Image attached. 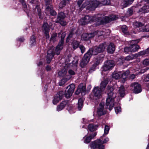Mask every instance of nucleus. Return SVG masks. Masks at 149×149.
<instances>
[{
    "mask_svg": "<svg viewBox=\"0 0 149 149\" xmlns=\"http://www.w3.org/2000/svg\"><path fill=\"white\" fill-rule=\"evenodd\" d=\"M107 89L109 92L108 93V96L106 100V107L107 109L111 111L113 107L114 99L116 97V95L112 91L113 88L112 87L108 86Z\"/></svg>",
    "mask_w": 149,
    "mask_h": 149,
    "instance_id": "nucleus-1",
    "label": "nucleus"
},
{
    "mask_svg": "<svg viewBox=\"0 0 149 149\" xmlns=\"http://www.w3.org/2000/svg\"><path fill=\"white\" fill-rule=\"evenodd\" d=\"M103 139V138H102ZM101 139H97L93 142H92L90 144V147L93 149H104V146L103 144L107 143L109 141V138L107 137L105 138L103 141Z\"/></svg>",
    "mask_w": 149,
    "mask_h": 149,
    "instance_id": "nucleus-2",
    "label": "nucleus"
},
{
    "mask_svg": "<svg viewBox=\"0 0 149 149\" xmlns=\"http://www.w3.org/2000/svg\"><path fill=\"white\" fill-rule=\"evenodd\" d=\"M105 49V45L104 44H101L99 45V46L95 47L93 49L90 48L84 56L96 55L98 53L103 52Z\"/></svg>",
    "mask_w": 149,
    "mask_h": 149,
    "instance_id": "nucleus-3",
    "label": "nucleus"
},
{
    "mask_svg": "<svg viewBox=\"0 0 149 149\" xmlns=\"http://www.w3.org/2000/svg\"><path fill=\"white\" fill-rule=\"evenodd\" d=\"M100 3V1H97L93 2L91 3H89L88 1H86L82 4L81 8H86L87 10L93 11L99 6Z\"/></svg>",
    "mask_w": 149,
    "mask_h": 149,
    "instance_id": "nucleus-4",
    "label": "nucleus"
},
{
    "mask_svg": "<svg viewBox=\"0 0 149 149\" xmlns=\"http://www.w3.org/2000/svg\"><path fill=\"white\" fill-rule=\"evenodd\" d=\"M129 74V71L128 70L125 72L123 71L117 72H114L113 74L112 77L115 79H119L120 78H122V82L123 83H124Z\"/></svg>",
    "mask_w": 149,
    "mask_h": 149,
    "instance_id": "nucleus-5",
    "label": "nucleus"
},
{
    "mask_svg": "<svg viewBox=\"0 0 149 149\" xmlns=\"http://www.w3.org/2000/svg\"><path fill=\"white\" fill-rule=\"evenodd\" d=\"M55 22L59 24L62 26H65L67 24V22L64 20L66 17L65 13L62 11L59 12L57 14Z\"/></svg>",
    "mask_w": 149,
    "mask_h": 149,
    "instance_id": "nucleus-6",
    "label": "nucleus"
},
{
    "mask_svg": "<svg viewBox=\"0 0 149 149\" xmlns=\"http://www.w3.org/2000/svg\"><path fill=\"white\" fill-rule=\"evenodd\" d=\"M29 3L33 6H35V8L38 12V15L39 18L41 19H42L44 17V14L42 13L41 10L40 6L38 0H28Z\"/></svg>",
    "mask_w": 149,
    "mask_h": 149,
    "instance_id": "nucleus-7",
    "label": "nucleus"
},
{
    "mask_svg": "<svg viewBox=\"0 0 149 149\" xmlns=\"http://www.w3.org/2000/svg\"><path fill=\"white\" fill-rule=\"evenodd\" d=\"M115 65V63L113 60H108L104 62V65L102 68V71L101 73L103 75L104 72L111 70Z\"/></svg>",
    "mask_w": 149,
    "mask_h": 149,
    "instance_id": "nucleus-8",
    "label": "nucleus"
},
{
    "mask_svg": "<svg viewBox=\"0 0 149 149\" xmlns=\"http://www.w3.org/2000/svg\"><path fill=\"white\" fill-rule=\"evenodd\" d=\"M130 89L136 94L140 93L142 89L140 85L137 83H132L130 86Z\"/></svg>",
    "mask_w": 149,
    "mask_h": 149,
    "instance_id": "nucleus-9",
    "label": "nucleus"
},
{
    "mask_svg": "<svg viewBox=\"0 0 149 149\" xmlns=\"http://www.w3.org/2000/svg\"><path fill=\"white\" fill-rule=\"evenodd\" d=\"M102 90L98 87H95L93 91L94 94L93 99L97 100L100 98L102 96Z\"/></svg>",
    "mask_w": 149,
    "mask_h": 149,
    "instance_id": "nucleus-10",
    "label": "nucleus"
},
{
    "mask_svg": "<svg viewBox=\"0 0 149 149\" xmlns=\"http://www.w3.org/2000/svg\"><path fill=\"white\" fill-rule=\"evenodd\" d=\"M75 87V85L73 84H71L67 87L65 93L66 98H69L72 96L74 92Z\"/></svg>",
    "mask_w": 149,
    "mask_h": 149,
    "instance_id": "nucleus-11",
    "label": "nucleus"
},
{
    "mask_svg": "<svg viewBox=\"0 0 149 149\" xmlns=\"http://www.w3.org/2000/svg\"><path fill=\"white\" fill-rule=\"evenodd\" d=\"M118 17L116 15H112L109 16H105L102 19L103 24H105L109 23L113 21L116 20Z\"/></svg>",
    "mask_w": 149,
    "mask_h": 149,
    "instance_id": "nucleus-12",
    "label": "nucleus"
},
{
    "mask_svg": "<svg viewBox=\"0 0 149 149\" xmlns=\"http://www.w3.org/2000/svg\"><path fill=\"white\" fill-rule=\"evenodd\" d=\"M63 93L62 91L58 92L55 96L53 100V103L54 104H56L61 100L63 96Z\"/></svg>",
    "mask_w": 149,
    "mask_h": 149,
    "instance_id": "nucleus-13",
    "label": "nucleus"
},
{
    "mask_svg": "<svg viewBox=\"0 0 149 149\" xmlns=\"http://www.w3.org/2000/svg\"><path fill=\"white\" fill-rule=\"evenodd\" d=\"M104 103L102 102L100 103L97 111V114L99 116H101L106 113L104 108Z\"/></svg>",
    "mask_w": 149,
    "mask_h": 149,
    "instance_id": "nucleus-14",
    "label": "nucleus"
},
{
    "mask_svg": "<svg viewBox=\"0 0 149 149\" xmlns=\"http://www.w3.org/2000/svg\"><path fill=\"white\" fill-rule=\"evenodd\" d=\"M103 60V58L102 56H96L93 59L94 61V64L93 65L92 68H93V71L95 70V67L99 64L101 63Z\"/></svg>",
    "mask_w": 149,
    "mask_h": 149,
    "instance_id": "nucleus-15",
    "label": "nucleus"
},
{
    "mask_svg": "<svg viewBox=\"0 0 149 149\" xmlns=\"http://www.w3.org/2000/svg\"><path fill=\"white\" fill-rule=\"evenodd\" d=\"M86 92V87L85 85L83 84H80L78 87V89L76 91L75 93L78 95L80 93L82 94L85 95Z\"/></svg>",
    "mask_w": 149,
    "mask_h": 149,
    "instance_id": "nucleus-16",
    "label": "nucleus"
},
{
    "mask_svg": "<svg viewBox=\"0 0 149 149\" xmlns=\"http://www.w3.org/2000/svg\"><path fill=\"white\" fill-rule=\"evenodd\" d=\"M134 0H122L120 3L121 8L123 9L131 5Z\"/></svg>",
    "mask_w": 149,
    "mask_h": 149,
    "instance_id": "nucleus-17",
    "label": "nucleus"
},
{
    "mask_svg": "<svg viewBox=\"0 0 149 149\" xmlns=\"http://www.w3.org/2000/svg\"><path fill=\"white\" fill-rule=\"evenodd\" d=\"M64 41L60 40L58 45L56 47L55 51L57 52L56 53V55H58L60 53V51L63 48V46L64 45Z\"/></svg>",
    "mask_w": 149,
    "mask_h": 149,
    "instance_id": "nucleus-18",
    "label": "nucleus"
},
{
    "mask_svg": "<svg viewBox=\"0 0 149 149\" xmlns=\"http://www.w3.org/2000/svg\"><path fill=\"white\" fill-rule=\"evenodd\" d=\"M96 135V134L93 133L90 135H86L84 138V142L86 143H89L91 141L92 139Z\"/></svg>",
    "mask_w": 149,
    "mask_h": 149,
    "instance_id": "nucleus-19",
    "label": "nucleus"
},
{
    "mask_svg": "<svg viewBox=\"0 0 149 149\" xmlns=\"http://www.w3.org/2000/svg\"><path fill=\"white\" fill-rule=\"evenodd\" d=\"M90 56H84L80 63V66L81 68L84 67L88 62Z\"/></svg>",
    "mask_w": 149,
    "mask_h": 149,
    "instance_id": "nucleus-20",
    "label": "nucleus"
},
{
    "mask_svg": "<svg viewBox=\"0 0 149 149\" xmlns=\"http://www.w3.org/2000/svg\"><path fill=\"white\" fill-rule=\"evenodd\" d=\"M149 12V0L148 1L147 4L144 5L139 9V13H145Z\"/></svg>",
    "mask_w": 149,
    "mask_h": 149,
    "instance_id": "nucleus-21",
    "label": "nucleus"
},
{
    "mask_svg": "<svg viewBox=\"0 0 149 149\" xmlns=\"http://www.w3.org/2000/svg\"><path fill=\"white\" fill-rule=\"evenodd\" d=\"M134 26L137 30V32H142L141 31H140V29L141 28H143L144 27H141L143 26V24L142 22H140L135 21L133 23Z\"/></svg>",
    "mask_w": 149,
    "mask_h": 149,
    "instance_id": "nucleus-22",
    "label": "nucleus"
},
{
    "mask_svg": "<svg viewBox=\"0 0 149 149\" xmlns=\"http://www.w3.org/2000/svg\"><path fill=\"white\" fill-rule=\"evenodd\" d=\"M115 49L114 44L112 43H110L108 45L107 49V52L108 53L113 54Z\"/></svg>",
    "mask_w": 149,
    "mask_h": 149,
    "instance_id": "nucleus-23",
    "label": "nucleus"
},
{
    "mask_svg": "<svg viewBox=\"0 0 149 149\" xmlns=\"http://www.w3.org/2000/svg\"><path fill=\"white\" fill-rule=\"evenodd\" d=\"M136 7V6H132L128 8L127 11L125 15L127 17H130L132 16L134 13V11L135 10Z\"/></svg>",
    "mask_w": 149,
    "mask_h": 149,
    "instance_id": "nucleus-24",
    "label": "nucleus"
},
{
    "mask_svg": "<svg viewBox=\"0 0 149 149\" xmlns=\"http://www.w3.org/2000/svg\"><path fill=\"white\" fill-rule=\"evenodd\" d=\"M120 31L123 34L125 35H130L128 27L126 25H123L121 27Z\"/></svg>",
    "mask_w": 149,
    "mask_h": 149,
    "instance_id": "nucleus-25",
    "label": "nucleus"
},
{
    "mask_svg": "<svg viewBox=\"0 0 149 149\" xmlns=\"http://www.w3.org/2000/svg\"><path fill=\"white\" fill-rule=\"evenodd\" d=\"M145 54L149 55V47L145 50L141 51L137 54H132V56H142Z\"/></svg>",
    "mask_w": 149,
    "mask_h": 149,
    "instance_id": "nucleus-26",
    "label": "nucleus"
},
{
    "mask_svg": "<svg viewBox=\"0 0 149 149\" xmlns=\"http://www.w3.org/2000/svg\"><path fill=\"white\" fill-rule=\"evenodd\" d=\"M130 47L132 53L138 51L140 48L139 46L136 44L131 45L130 46Z\"/></svg>",
    "mask_w": 149,
    "mask_h": 149,
    "instance_id": "nucleus-27",
    "label": "nucleus"
},
{
    "mask_svg": "<svg viewBox=\"0 0 149 149\" xmlns=\"http://www.w3.org/2000/svg\"><path fill=\"white\" fill-rule=\"evenodd\" d=\"M80 42L78 41L74 40L72 41L71 45L74 49L75 50L79 47Z\"/></svg>",
    "mask_w": 149,
    "mask_h": 149,
    "instance_id": "nucleus-28",
    "label": "nucleus"
},
{
    "mask_svg": "<svg viewBox=\"0 0 149 149\" xmlns=\"http://www.w3.org/2000/svg\"><path fill=\"white\" fill-rule=\"evenodd\" d=\"M94 36L93 33H90V34L84 33L82 35V37L83 38L84 40L85 41H87L90 38H93Z\"/></svg>",
    "mask_w": 149,
    "mask_h": 149,
    "instance_id": "nucleus-29",
    "label": "nucleus"
},
{
    "mask_svg": "<svg viewBox=\"0 0 149 149\" xmlns=\"http://www.w3.org/2000/svg\"><path fill=\"white\" fill-rule=\"evenodd\" d=\"M42 28L44 33L49 32L50 31V27L47 22H45L42 26Z\"/></svg>",
    "mask_w": 149,
    "mask_h": 149,
    "instance_id": "nucleus-30",
    "label": "nucleus"
},
{
    "mask_svg": "<svg viewBox=\"0 0 149 149\" xmlns=\"http://www.w3.org/2000/svg\"><path fill=\"white\" fill-rule=\"evenodd\" d=\"M19 1L20 3H18V5L20 6L21 4L22 9L25 12H26L27 10V6L26 4L25 0H19Z\"/></svg>",
    "mask_w": 149,
    "mask_h": 149,
    "instance_id": "nucleus-31",
    "label": "nucleus"
},
{
    "mask_svg": "<svg viewBox=\"0 0 149 149\" xmlns=\"http://www.w3.org/2000/svg\"><path fill=\"white\" fill-rule=\"evenodd\" d=\"M70 0H63L59 3V8L60 9H62L67 4L70 3Z\"/></svg>",
    "mask_w": 149,
    "mask_h": 149,
    "instance_id": "nucleus-32",
    "label": "nucleus"
},
{
    "mask_svg": "<svg viewBox=\"0 0 149 149\" xmlns=\"http://www.w3.org/2000/svg\"><path fill=\"white\" fill-rule=\"evenodd\" d=\"M66 104V102L65 101L63 102L60 105L57 106L56 109L58 111H61L65 107Z\"/></svg>",
    "mask_w": 149,
    "mask_h": 149,
    "instance_id": "nucleus-33",
    "label": "nucleus"
},
{
    "mask_svg": "<svg viewBox=\"0 0 149 149\" xmlns=\"http://www.w3.org/2000/svg\"><path fill=\"white\" fill-rule=\"evenodd\" d=\"M125 89L123 86H121L119 88L118 93L120 94V96L122 97H123L125 95Z\"/></svg>",
    "mask_w": 149,
    "mask_h": 149,
    "instance_id": "nucleus-34",
    "label": "nucleus"
},
{
    "mask_svg": "<svg viewBox=\"0 0 149 149\" xmlns=\"http://www.w3.org/2000/svg\"><path fill=\"white\" fill-rule=\"evenodd\" d=\"M103 22L102 20V19L100 17L97 18V21L94 24V26H97L100 25H104Z\"/></svg>",
    "mask_w": 149,
    "mask_h": 149,
    "instance_id": "nucleus-35",
    "label": "nucleus"
},
{
    "mask_svg": "<svg viewBox=\"0 0 149 149\" xmlns=\"http://www.w3.org/2000/svg\"><path fill=\"white\" fill-rule=\"evenodd\" d=\"M57 33H53L51 35V38L49 41L50 42H54L56 40V38L57 37Z\"/></svg>",
    "mask_w": 149,
    "mask_h": 149,
    "instance_id": "nucleus-36",
    "label": "nucleus"
},
{
    "mask_svg": "<svg viewBox=\"0 0 149 149\" xmlns=\"http://www.w3.org/2000/svg\"><path fill=\"white\" fill-rule=\"evenodd\" d=\"M30 42L31 46H34L36 44V38L34 35H33L31 36L30 38Z\"/></svg>",
    "mask_w": 149,
    "mask_h": 149,
    "instance_id": "nucleus-37",
    "label": "nucleus"
},
{
    "mask_svg": "<svg viewBox=\"0 0 149 149\" xmlns=\"http://www.w3.org/2000/svg\"><path fill=\"white\" fill-rule=\"evenodd\" d=\"M110 129L109 126L105 125L104 130V133L103 136L101 137L102 139V137L105 136L106 135L108 134Z\"/></svg>",
    "mask_w": 149,
    "mask_h": 149,
    "instance_id": "nucleus-38",
    "label": "nucleus"
},
{
    "mask_svg": "<svg viewBox=\"0 0 149 149\" xmlns=\"http://www.w3.org/2000/svg\"><path fill=\"white\" fill-rule=\"evenodd\" d=\"M83 98H80L78 101V108L79 110H80L83 107Z\"/></svg>",
    "mask_w": 149,
    "mask_h": 149,
    "instance_id": "nucleus-39",
    "label": "nucleus"
},
{
    "mask_svg": "<svg viewBox=\"0 0 149 149\" xmlns=\"http://www.w3.org/2000/svg\"><path fill=\"white\" fill-rule=\"evenodd\" d=\"M108 82L107 80H105L101 82L100 84V88L101 89L103 90V89L104 88Z\"/></svg>",
    "mask_w": 149,
    "mask_h": 149,
    "instance_id": "nucleus-40",
    "label": "nucleus"
},
{
    "mask_svg": "<svg viewBox=\"0 0 149 149\" xmlns=\"http://www.w3.org/2000/svg\"><path fill=\"white\" fill-rule=\"evenodd\" d=\"M98 126L96 125L93 126L91 124H90L88 126V129L91 131H93L97 129Z\"/></svg>",
    "mask_w": 149,
    "mask_h": 149,
    "instance_id": "nucleus-41",
    "label": "nucleus"
},
{
    "mask_svg": "<svg viewBox=\"0 0 149 149\" xmlns=\"http://www.w3.org/2000/svg\"><path fill=\"white\" fill-rule=\"evenodd\" d=\"M57 52H56L55 50L54 49H49L47 51V54H49L50 56H54L55 54H56Z\"/></svg>",
    "mask_w": 149,
    "mask_h": 149,
    "instance_id": "nucleus-42",
    "label": "nucleus"
},
{
    "mask_svg": "<svg viewBox=\"0 0 149 149\" xmlns=\"http://www.w3.org/2000/svg\"><path fill=\"white\" fill-rule=\"evenodd\" d=\"M66 70L64 68L62 70L59 71L58 74L59 76L63 77L66 74Z\"/></svg>",
    "mask_w": 149,
    "mask_h": 149,
    "instance_id": "nucleus-43",
    "label": "nucleus"
},
{
    "mask_svg": "<svg viewBox=\"0 0 149 149\" xmlns=\"http://www.w3.org/2000/svg\"><path fill=\"white\" fill-rule=\"evenodd\" d=\"M49 11L50 16H56L57 15V13L56 11L53 9V8L52 9H50Z\"/></svg>",
    "mask_w": 149,
    "mask_h": 149,
    "instance_id": "nucleus-44",
    "label": "nucleus"
},
{
    "mask_svg": "<svg viewBox=\"0 0 149 149\" xmlns=\"http://www.w3.org/2000/svg\"><path fill=\"white\" fill-rule=\"evenodd\" d=\"M67 109L70 114L72 113L75 112L74 108L71 105L68 106L67 108Z\"/></svg>",
    "mask_w": 149,
    "mask_h": 149,
    "instance_id": "nucleus-45",
    "label": "nucleus"
},
{
    "mask_svg": "<svg viewBox=\"0 0 149 149\" xmlns=\"http://www.w3.org/2000/svg\"><path fill=\"white\" fill-rule=\"evenodd\" d=\"M100 5L102 4L103 5H109L110 4V2L109 0H104L100 2Z\"/></svg>",
    "mask_w": 149,
    "mask_h": 149,
    "instance_id": "nucleus-46",
    "label": "nucleus"
},
{
    "mask_svg": "<svg viewBox=\"0 0 149 149\" xmlns=\"http://www.w3.org/2000/svg\"><path fill=\"white\" fill-rule=\"evenodd\" d=\"M124 51L126 54H130L132 53L130 46L125 47L124 48Z\"/></svg>",
    "mask_w": 149,
    "mask_h": 149,
    "instance_id": "nucleus-47",
    "label": "nucleus"
},
{
    "mask_svg": "<svg viewBox=\"0 0 149 149\" xmlns=\"http://www.w3.org/2000/svg\"><path fill=\"white\" fill-rule=\"evenodd\" d=\"M80 24L82 25H84L88 24V23L83 17L80 19Z\"/></svg>",
    "mask_w": 149,
    "mask_h": 149,
    "instance_id": "nucleus-48",
    "label": "nucleus"
},
{
    "mask_svg": "<svg viewBox=\"0 0 149 149\" xmlns=\"http://www.w3.org/2000/svg\"><path fill=\"white\" fill-rule=\"evenodd\" d=\"M84 18L88 24L89 23L90 21H91V17L89 15H86Z\"/></svg>",
    "mask_w": 149,
    "mask_h": 149,
    "instance_id": "nucleus-49",
    "label": "nucleus"
},
{
    "mask_svg": "<svg viewBox=\"0 0 149 149\" xmlns=\"http://www.w3.org/2000/svg\"><path fill=\"white\" fill-rule=\"evenodd\" d=\"M115 111L116 114L120 113L121 112V108L120 107H117L115 108Z\"/></svg>",
    "mask_w": 149,
    "mask_h": 149,
    "instance_id": "nucleus-50",
    "label": "nucleus"
},
{
    "mask_svg": "<svg viewBox=\"0 0 149 149\" xmlns=\"http://www.w3.org/2000/svg\"><path fill=\"white\" fill-rule=\"evenodd\" d=\"M79 48L80 49L81 52L82 54L84 53L85 50V48L83 45H80L79 46Z\"/></svg>",
    "mask_w": 149,
    "mask_h": 149,
    "instance_id": "nucleus-51",
    "label": "nucleus"
},
{
    "mask_svg": "<svg viewBox=\"0 0 149 149\" xmlns=\"http://www.w3.org/2000/svg\"><path fill=\"white\" fill-rule=\"evenodd\" d=\"M68 79H62L59 82V85L60 86H61L63 85L65 83V82L67 81Z\"/></svg>",
    "mask_w": 149,
    "mask_h": 149,
    "instance_id": "nucleus-52",
    "label": "nucleus"
},
{
    "mask_svg": "<svg viewBox=\"0 0 149 149\" xmlns=\"http://www.w3.org/2000/svg\"><path fill=\"white\" fill-rule=\"evenodd\" d=\"M143 64L146 65H149V57L144 60L143 61Z\"/></svg>",
    "mask_w": 149,
    "mask_h": 149,
    "instance_id": "nucleus-53",
    "label": "nucleus"
},
{
    "mask_svg": "<svg viewBox=\"0 0 149 149\" xmlns=\"http://www.w3.org/2000/svg\"><path fill=\"white\" fill-rule=\"evenodd\" d=\"M75 30V29L74 28H72L70 31L69 33L72 34L73 35H74L75 34H76L77 35L78 30H77L76 32H74V31Z\"/></svg>",
    "mask_w": 149,
    "mask_h": 149,
    "instance_id": "nucleus-54",
    "label": "nucleus"
},
{
    "mask_svg": "<svg viewBox=\"0 0 149 149\" xmlns=\"http://www.w3.org/2000/svg\"><path fill=\"white\" fill-rule=\"evenodd\" d=\"M66 33L65 32L62 33L61 36V40H60L64 41V38L66 36Z\"/></svg>",
    "mask_w": 149,
    "mask_h": 149,
    "instance_id": "nucleus-55",
    "label": "nucleus"
},
{
    "mask_svg": "<svg viewBox=\"0 0 149 149\" xmlns=\"http://www.w3.org/2000/svg\"><path fill=\"white\" fill-rule=\"evenodd\" d=\"M140 29V31H141L142 32H149V29L146 28V27L143 28H141Z\"/></svg>",
    "mask_w": 149,
    "mask_h": 149,
    "instance_id": "nucleus-56",
    "label": "nucleus"
},
{
    "mask_svg": "<svg viewBox=\"0 0 149 149\" xmlns=\"http://www.w3.org/2000/svg\"><path fill=\"white\" fill-rule=\"evenodd\" d=\"M46 7V10L47 11H49L50 9H52L53 7H52V6H50V5H45Z\"/></svg>",
    "mask_w": 149,
    "mask_h": 149,
    "instance_id": "nucleus-57",
    "label": "nucleus"
},
{
    "mask_svg": "<svg viewBox=\"0 0 149 149\" xmlns=\"http://www.w3.org/2000/svg\"><path fill=\"white\" fill-rule=\"evenodd\" d=\"M44 33V35L46 37V38L47 40L49 39L50 37V36L49 34V32H45Z\"/></svg>",
    "mask_w": 149,
    "mask_h": 149,
    "instance_id": "nucleus-58",
    "label": "nucleus"
},
{
    "mask_svg": "<svg viewBox=\"0 0 149 149\" xmlns=\"http://www.w3.org/2000/svg\"><path fill=\"white\" fill-rule=\"evenodd\" d=\"M52 56H47V63H49L52 59Z\"/></svg>",
    "mask_w": 149,
    "mask_h": 149,
    "instance_id": "nucleus-59",
    "label": "nucleus"
},
{
    "mask_svg": "<svg viewBox=\"0 0 149 149\" xmlns=\"http://www.w3.org/2000/svg\"><path fill=\"white\" fill-rule=\"evenodd\" d=\"M17 40L19 42H23L24 41V37H21L20 38H18L17 39Z\"/></svg>",
    "mask_w": 149,
    "mask_h": 149,
    "instance_id": "nucleus-60",
    "label": "nucleus"
},
{
    "mask_svg": "<svg viewBox=\"0 0 149 149\" xmlns=\"http://www.w3.org/2000/svg\"><path fill=\"white\" fill-rule=\"evenodd\" d=\"M52 1V0H45V5H50Z\"/></svg>",
    "mask_w": 149,
    "mask_h": 149,
    "instance_id": "nucleus-61",
    "label": "nucleus"
},
{
    "mask_svg": "<svg viewBox=\"0 0 149 149\" xmlns=\"http://www.w3.org/2000/svg\"><path fill=\"white\" fill-rule=\"evenodd\" d=\"M69 73L70 74L72 75H73L74 74L75 72H74L72 70H70L69 71Z\"/></svg>",
    "mask_w": 149,
    "mask_h": 149,
    "instance_id": "nucleus-62",
    "label": "nucleus"
},
{
    "mask_svg": "<svg viewBox=\"0 0 149 149\" xmlns=\"http://www.w3.org/2000/svg\"><path fill=\"white\" fill-rule=\"evenodd\" d=\"M145 81H149V74L146 76L145 79Z\"/></svg>",
    "mask_w": 149,
    "mask_h": 149,
    "instance_id": "nucleus-63",
    "label": "nucleus"
},
{
    "mask_svg": "<svg viewBox=\"0 0 149 149\" xmlns=\"http://www.w3.org/2000/svg\"><path fill=\"white\" fill-rule=\"evenodd\" d=\"M125 59L126 60L129 61L132 59V56H126Z\"/></svg>",
    "mask_w": 149,
    "mask_h": 149,
    "instance_id": "nucleus-64",
    "label": "nucleus"
}]
</instances>
